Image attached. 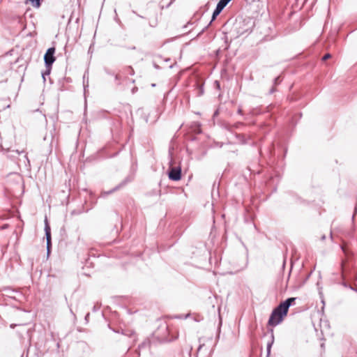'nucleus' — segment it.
<instances>
[{
	"label": "nucleus",
	"mask_w": 357,
	"mask_h": 357,
	"mask_svg": "<svg viewBox=\"0 0 357 357\" xmlns=\"http://www.w3.org/2000/svg\"><path fill=\"white\" fill-rule=\"evenodd\" d=\"M175 337H169V327L168 325L166 323L161 324L159 327L157 328V330L153 333V342L155 341V340L160 342V343H164L170 342L174 339Z\"/></svg>",
	"instance_id": "1"
},
{
	"label": "nucleus",
	"mask_w": 357,
	"mask_h": 357,
	"mask_svg": "<svg viewBox=\"0 0 357 357\" xmlns=\"http://www.w3.org/2000/svg\"><path fill=\"white\" fill-rule=\"evenodd\" d=\"M55 48L50 47L44 55V61L46 68H52L53 63L55 61Z\"/></svg>",
	"instance_id": "2"
},
{
	"label": "nucleus",
	"mask_w": 357,
	"mask_h": 357,
	"mask_svg": "<svg viewBox=\"0 0 357 357\" xmlns=\"http://www.w3.org/2000/svg\"><path fill=\"white\" fill-rule=\"evenodd\" d=\"M169 178L174 181H178L181 178V169L180 167H173L169 169Z\"/></svg>",
	"instance_id": "3"
},
{
	"label": "nucleus",
	"mask_w": 357,
	"mask_h": 357,
	"mask_svg": "<svg viewBox=\"0 0 357 357\" xmlns=\"http://www.w3.org/2000/svg\"><path fill=\"white\" fill-rule=\"evenodd\" d=\"M288 310L289 309L287 308V307L283 308L282 307V303H280L278 307H276L273 310V317L275 316L277 314H279V317H280V320L279 321H282L284 317L287 315V314L288 312Z\"/></svg>",
	"instance_id": "4"
},
{
	"label": "nucleus",
	"mask_w": 357,
	"mask_h": 357,
	"mask_svg": "<svg viewBox=\"0 0 357 357\" xmlns=\"http://www.w3.org/2000/svg\"><path fill=\"white\" fill-rule=\"evenodd\" d=\"M128 178H126L124 181H123L120 184H119L118 185H116L115 188H114L112 190L108 191V192H104L102 193V196H106L107 195H109L118 190H119L121 188L125 186L128 182Z\"/></svg>",
	"instance_id": "5"
},
{
	"label": "nucleus",
	"mask_w": 357,
	"mask_h": 357,
	"mask_svg": "<svg viewBox=\"0 0 357 357\" xmlns=\"http://www.w3.org/2000/svg\"><path fill=\"white\" fill-rule=\"evenodd\" d=\"M280 320L279 314H277L275 316L273 317V312L271 313L269 319H268V324L272 326H275L278 325L282 321Z\"/></svg>",
	"instance_id": "6"
},
{
	"label": "nucleus",
	"mask_w": 357,
	"mask_h": 357,
	"mask_svg": "<svg viewBox=\"0 0 357 357\" xmlns=\"http://www.w3.org/2000/svg\"><path fill=\"white\" fill-rule=\"evenodd\" d=\"M45 231L47 241H51V229L47 218L45 220Z\"/></svg>",
	"instance_id": "7"
},
{
	"label": "nucleus",
	"mask_w": 357,
	"mask_h": 357,
	"mask_svg": "<svg viewBox=\"0 0 357 357\" xmlns=\"http://www.w3.org/2000/svg\"><path fill=\"white\" fill-rule=\"evenodd\" d=\"M224 8L217 4L215 9L213 11L211 23L216 18V17L222 12Z\"/></svg>",
	"instance_id": "8"
},
{
	"label": "nucleus",
	"mask_w": 357,
	"mask_h": 357,
	"mask_svg": "<svg viewBox=\"0 0 357 357\" xmlns=\"http://www.w3.org/2000/svg\"><path fill=\"white\" fill-rule=\"evenodd\" d=\"M296 300V298H289L286 301H284L282 303V307L283 308H289V307L291 305L292 303L294 302Z\"/></svg>",
	"instance_id": "9"
},
{
	"label": "nucleus",
	"mask_w": 357,
	"mask_h": 357,
	"mask_svg": "<svg viewBox=\"0 0 357 357\" xmlns=\"http://www.w3.org/2000/svg\"><path fill=\"white\" fill-rule=\"evenodd\" d=\"M26 1H29L34 8H39L40 6V0H26Z\"/></svg>",
	"instance_id": "10"
},
{
	"label": "nucleus",
	"mask_w": 357,
	"mask_h": 357,
	"mask_svg": "<svg viewBox=\"0 0 357 357\" xmlns=\"http://www.w3.org/2000/svg\"><path fill=\"white\" fill-rule=\"evenodd\" d=\"M150 344H151L150 340H145L139 346V349H142L144 347H149Z\"/></svg>",
	"instance_id": "11"
},
{
	"label": "nucleus",
	"mask_w": 357,
	"mask_h": 357,
	"mask_svg": "<svg viewBox=\"0 0 357 357\" xmlns=\"http://www.w3.org/2000/svg\"><path fill=\"white\" fill-rule=\"evenodd\" d=\"M229 2V0H220L218 4L224 8L228 4Z\"/></svg>",
	"instance_id": "12"
},
{
	"label": "nucleus",
	"mask_w": 357,
	"mask_h": 357,
	"mask_svg": "<svg viewBox=\"0 0 357 357\" xmlns=\"http://www.w3.org/2000/svg\"><path fill=\"white\" fill-rule=\"evenodd\" d=\"M51 68H46V71L42 73V76L44 81H45V76L49 75L50 74Z\"/></svg>",
	"instance_id": "13"
},
{
	"label": "nucleus",
	"mask_w": 357,
	"mask_h": 357,
	"mask_svg": "<svg viewBox=\"0 0 357 357\" xmlns=\"http://www.w3.org/2000/svg\"><path fill=\"white\" fill-rule=\"evenodd\" d=\"M236 137L238 139V140L242 143V144H245V137L242 135H236Z\"/></svg>",
	"instance_id": "14"
},
{
	"label": "nucleus",
	"mask_w": 357,
	"mask_h": 357,
	"mask_svg": "<svg viewBox=\"0 0 357 357\" xmlns=\"http://www.w3.org/2000/svg\"><path fill=\"white\" fill-rule=\"evenodd\" d=\"M272 339H273V335H272ZM273 342V340H272L271 342H270V343H268L267 344V354H268V355H269V354L271 352V348Z\"/></svg>",
	"instance_id": "15"
},
{
	"label": "nucleus",
	"mask_w": 357,
	"mask_h": 357,
	"mask_svg": "<svg viewBox=\"0 0 357 357\" xmlns=\"http://www.w3.org/2000/svg\"><path fill=\"white\" fill-rule=\"evenodd\" d=\"M331 54H329V53H328V54H325V55L323 56L322 60H323V61H326V59H329V58H331Z\"/></svg>",
	"instance_id": "16"
},
{
	"label": "nucleus",
	"mask_w": 357,
	"mask_h": 357,
	"mask_svg": "<svg viewBox=\"0 0 357 357\" xmlns=\"http://www.w3.org/2000/svg\"><path fill=\"white\" fill-rule=\"evenodd\" d=\"M50 247H51V241H47V254H49V252H50Z\"/></svg>",
	"instance_id": "17"
},
{
	"label": "nucleus",
	"mask_w": 357,
	"mask_h": 357,
	"mask_svg": "<svg viewBox=\"0 0 357 357\" xmlns=\"http://www.w3.org/2000/svg\"><path fill=\"white\" fill-rule=\"evenodd\" d=\"M128 70H129V73L132 75L134 74V70L132 68V67L128 66L127 68Z\"/></svg>",
	"instance_id": "18"
},
{
	"label": "nucleus",
	"mask_w": 357,
	"mask_h": 357,
	"mask_svg": "<svg viewBox=\"0 0 357 357\" xmlns=\"http://www.w3.org/2000/svg\"><path fill=\"white\" fill-rule=\"evenodd\" d=\"M280 77H277L274 79V84H278V83H280Z\"/></svg>",
	"instance_id": "19"
},
{
	"label": "nucleus",
	"mask_w": 357,
	"mask_h": 357,
	"mask_svg": "<svg viewBox=\"0 0 357 357\" xmlns=\"http://www.w3.org/2000/svg\"><path fill=\"white\" fill-rule=\"evenodd\" d=\"M237 33H238L239 36L241 35H243V31H238Z\"/></svg>",
	"instance_id": "20"
},
{
	"label": "nucleus",
	"mask_w": 357,
	"mask_h": 357,
	"mask_svg": "<svg viewBox=\"0 0 357 357\" xmlns=\"http://www.w3.org/2000/svg\"><path fill=\"white\" fill-rule=\"evenodd\" d=\"M242 112H243L242 109L241 108H239L238 109V113L240 114H242Z\"/></svg>",
	"instance_id": "21"
},
{
	"label": "nucleus",
	"mask_w": 357,
	"mask_h": 357,
	"mask_svg": "<svg viewBox=\"0 0 357 357\" xmlns=\"http://www.w3.org/2000/svg\"><path fill=\"white\" fill-rule=\"evenodd\" d=\"M90 314L89 313H87L86 315L85 316V319L87 321L89 317Z\"/></svg>",
	"instance_id": "22"
},
{
	"label": "nucleus",
	"mask_w": 357,
	"mask_h": 357,
	"mask_svg": "<svg viewBox=\"0 0 357 357\" xmlns=\"http://www.w3.org/2000/svg\"><path fill=\"white\" fill-rule=\"evenodd\" d=\"M135 335L134 332H131L130 334H126V335L132 336Z\"/></svg>",
	"instance_id": "23"
},
{
	"label": "nucleus",
	"mask_w": 357,
	"mask_h": 357,
	"mask_svg": "<svg viewBox=\"0 0 357 357\" xmlns=\"http://www.w3.org/2000/svg\"><path fill=\"white\" fill-rule=\"evenodd\" d=\"M188 24H191V22H188L183 27L186 28L188 26Z\"/></svg>",
	"instance_id": "24"
},
{
	"label": "nucleus",
	"mask_w": 357,
	"mask_h": 357,
	"mask_svg": "<svg viewBox=\"0 0 357 357\" xmlns=\"http://www.w3.org/2000/svg\"><path fill=\"white\" fill-rule=\"evenodd\" d=\"M275 91V89L272 88L270 91V93H273Z\"/></svg>",
	"instance_id": "25"
},
{
	"label": "nucleus",
	"mask_w": 357,
	"mask_h": 357,
	"mask_svg": "<svg viewBox=\"0 0 357 357\" xmlns=\"http://www.w3.org/2000/svg\"><path fill=\"white\" fill-rule=\"evenodd\" d=\"M240 24H241V22H240V23H238V24H236V29H239V28H241V26H238V25H240Z\"/></svg>",
	"instance_id": "26"
},
{
	"label": "nucleus",
	"mask_w": 357,
	"mask_h": 357,
	"mask_svg": "<svg viewBox=\"0 0 357 357\" xmlns=\"http://www.w3.org/2000/svg\"><path fill=\"white\" fill-rule=\"evenodd\" d=\"M97 310L96 305L93 307V310L96 311Z\"/></svg>",
	"instance_id": "27"
},
{
	"label": "nucleus",
	"mask_w": 357,
	"mask_h": 357,
	"mask_svg": "<svg viewBox=\"0 0 357 357\" xmlns=\"http://www.w3.org/2000/svg\"><path fill=\"white\" fill-rule=\"evenodd\" d=\"M205 29H202V31L199 33V35H200L202 33H203Z\"/></svg>",
	"instance_id": "28"
},
{
	"label": "nucleus",
	"mask_w": 357,
	"mask_h": 357,
	"mask_svg": "<svg viewBox=\"0 0 357 357\" xmlns=\"http://www.w3.org/2000/svg\"><path fill=\"white\" fill-rule=\"evenodd\" d=\"M115 79H119V75H116L115 76Z\"/></svg>",
	"instance_id": "29"
},
{
	"label": "nucleus",
	"mask_w": 357,
	"mask_h": 357,
	"mask_svg": "<svg viewBox=\"0 0 357 357\" xmlns=\"http://www.w3.org/2000/svg\"><path fill=\"white\" fill-rule=\"evenodd\" d=\"M14 326H15V325H13V324H11V325H10V327H11V328H14Z\"/></svg>",
	"instance_id": "30"
},
{
	"label": "nucleus",
	"mask_w": 357,
	"mask_h": 357,
	"mask_svg": "<svg viewBox=\"0 0 357 357\" xmlns=\"http://www.w3.org/2000/svg\"><path fill=\"white\" fill-rule=\"evenodd\" d=\"M231 0H229V1H231Z\"/></svg>",
	"instance_id": "31"
}]
</instances>
